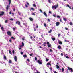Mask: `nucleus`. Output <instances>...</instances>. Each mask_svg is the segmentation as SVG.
<instances>
[{"mask_svg": "<svg viewBox=\"0 0 73 73\" xmlns=\"http://www.w3.org/2000/svg\"><path fill=\"white\" fill-rule=\"evenodd\" d=\"M50 51L51 52H52V49H50Z\"/></svg>", "mask_w": 73, "mask_h": 73, "instance_id": "46", "label": "nucleus"}, {"mask_svg": "<svg viewBox=\"0 0 73 73\" xmlns=\"http://www.w3.org/2000/svg\"><path fill=\"white\" fill-rule=\"evenodd\" d=\"M12 53H13V54H14V53H15V51H14V50H13Z\"/></svg>", "mask_w": 73, "mask_h": 73, "instance_id": "47", "label": "nucleus"}, {"mask_svg": "<svg viewBox=\"0 0 73 73\" xmlns=\"http://www.w3.org/2000/svg\"><path fill=\"white\" fill-rule=\"evenodd\" d=\"M60 36H61V34H59L58 35V37H60Z\"/></svg>", "mask_w": 73, "mask_h": 73, "instance_id": "35", "label": "nucleus"}, {"mask_svg": "<svg viewBox=\"0 0 73 73\" xmlns=\"http://www.w3.org/2000/svg\"><path fill=\"white\" fill-rule=\"evenodd\" d=\"M44 27H47L46 24V23H44Z\"/></svg>", "mask_w": 73, "mask_h": 73, "instance_id": "33", "label": "nucleus"}, {"mask_svg": "<svg viewBox=\"0 0 73 73\" xmlns=\"http://www.w3.org/2000/svg\"><path fill=\"white\" fill-rule=\"evenodd\" d=\"M65 57H66V58L67 59H69V56H65Z\"/></svg>", "mask_w": 73, "mask_h": 73, "instance_id": "24", "label": "nucleus"}, {"mask_svg": "<svg viewBox=\"0 0 73 73\" xmlns=\"http://www.w3.org/2000/svg\"><path fill=\"white\" fill-rule=\"evenodd\" d=\"M65 29L66 30H68V29L66 27H65Z\"/></svg>", "mask_w": 73, "mask_h": 73, "instance_id": "58", "label": "nucleus"}, {"mask_svg": "<svg viewBox=\"0 0 73 73\" xmlns=\"http://www.w3.org/2000/svg\"><path fill=\"white\" fill-rule=\"evenodd\" d=\"M63 20L64 21H65L66 22L67 21V19H66V18L65 17H63Z\"/></svg>", "mask_w": 73, "mask_h": 73, "instance_id": "10", "label": "nucleus"}, {"mask_svg": "<svg viewBox=\"0 0 73 73\" xmlns=\"http://www.w3.org/2000/svg\"><path fill=\"white\" fill-rule=\"evenodd\" d=\"M26 4L28 5H29V3H28L27 2H26Z\"/></svg>", "mask_w": 73, "mask_h": 73, "instance_id": "38", "label": "nucleus"}, {"mask_svg": "<svg viewBox=\"0 0 73 73\" xmlns=\"http://www.w3.org/2000/svg\"><path fill=\"white\" fill-rule=\"evenodd\" d=\"M48 2L49 3H51V2L50 1H51V0H48Z\"/></svg>", "mask_w": 73, "mask_h": 73, "instance_id": "41", "label": "nucleus"}, {"mask_svg": "<svg viewBox=\"0 0 73 73\" xmlns=\"http://www.w3.org/2000/svg\"><path fill=\"white\" fill-rule=\"evenodd\" d=\"M58 48L59 49H62V48H61V46L60 45L58 46Z\"/></svg>", "mask_w": 73, "mask_h": 73, "instance_id": "11", "label": "nucleus"}, {"mask_svg": "<svg viewBox=\"0 0 73 73\" xmlns=\"http://www.w3.org/2000/svg\"><path fill=\"white\" fill-rule=\"evenodd\" d=\"M13 31H15V28H13Z\"/></svg>", "mask_w": 73, "mask_h": 73, "instance_id": "59", "label": "nucleus"}, {"mask_svg": "<svg viewBox=\"0 0 73 73\" xmlns=\"http://www.w3.org/2000/svg\"><path fill=\"white\" fill-rule=\"evenodd\" d=\"M54 73H57V72L56 71H55L54 72Z\"/></svg>", "mask_w": 73, "mask_h": 73, "instance_id": "64", "label": "nucleus"}, {"mask_svg": "<svg viewBox=\"0 0 73 73\" xmlns=\"http://www.w3.org/2000/svg\"><path fill=\"white\" fill-rule=\"evenodd\" d=\"M52 32V29H50V31H49L48 32V33H51Z\"/></svg>", "mask_w": 73, "mask_h": 73, "instance_id": "28", "label": "nucleus"}, {"mask_svg": "<svg viewBox=\"0 0 73 73\" xmlns=\"http://www.w3.org/2000/svg\"><path fill=\"white\" fill-rule=\"evenodd\" d=\"M33 6L34 7H36V4H33Z\"/></svg>", "mask_w": 73, "mask_h": 73, "instance_id": "36", "label": "nucleus"}, {"mask_svg": "<svg viewBox=\"0 0 73 73\" xmlns=\"http://www.w3.org/2000/svg\"><path fill=\"white\" fill-rule=\"evenodd\" d=\"M46 42H44L43 44V45H44V46H46Z\"/></svg>", "mask_w": 73, "mask_h": 73, "instance_id": "13", "label": "nucleus"}, {"mask_svg": "<svg viewBox=\"0 0 73 73\" xmlns=\"http://www.w3.org/2000/svg\"><path fill=\"white\" fill-rule=\"evenodd\" d=\"M29 55L30 56H33V54H29Z\"/></svg>", "mask_w": 73, "mask_h": 73, "instance_id": "44", "label": "nucleus"}, {"mask_svg": "<svg viewBox=\"0 0 73 73\" xmlns=\"http://www.w3.org/2000/svg\"><path fill=\"white\" fill-rule=\"evenodd\" d=\"M46 61H49V59H48L46 58Z\"/></svg>", "mask_w": 73, "mask_h": 73, "instance_id": "34", "label": "nucleus"}, {"mask_svg": "<svg viewBox=\"0 0 73 73\" xmlns=\"http://www.w3.org/2000/svg\"><path fill=\"white\" fill-rule=\"evenodd\" d=\"M47 44L48 45V47L49 48L51 47V44H49V42H47Z\"/></svg>", "mask_w": 73, "mask_h": 73, "instance_id": "3", "label": "nucleus"}, {"mask_svg": "<svg viewBox=\"0 0 73 73\" xmlns=\"http://www.w3.org/2000/svg\"><path fill=\"white\" fill-rule=\"evenodd\" d=\"M20 53H21V54H23V52H21Z\"/></svg>", "mask_w": 73, "mask_h": 73, "instance_id": "48", "label": "nucleus"}, {"mask_svg": "<svg viewBox=\"0 0 73 73\" xmlns=\"http://www.w3.org/2000/svg\"><path fill=\"white\" fill-rule=\"evenodd\" d=\"M23 57H24V58L27 57V56L26 55H23Z\"/></svg>", "mask_w": 73, "mask_h": 73, "instance_id": "27", "label": "nucleus"}, {"mask_svg": "<svg viewBox=\"0 0 73 73\" xmlns=\"http://www.w3.org/2000/svg\"><path fill=\"white\" fill-rule=\"evenodd\" d=\"M35 60L36 61V60H37V58L36 57H35Z\"/></svg>", "mask_w": 73, "mask_h": 73, "instance_id": "29", "label": "nucleus"}, {"mask_svg": "<svg viewBox=\"0 0 73 73\" xmlns=\"http://www.w3.org/2000/svg\"><path fill=\"white\" fill-rule=\"evenodd\" d=\"M37 62L39 64H42V60L40 61V60H38L37 61Z\"/></svg>", "mask_w": 73, "mask_h": 73, "instance_id": "4", "label": "nucleus"}, {"mask_svg": "<svg viewBox=\"0 0 73 73\" xmlns=\"http://www.w3.org/2000/svg\"><path fill=\"white\" fill-rule=\"evenodd\" d=\"M1 29L2 31H5L4 30V27H1Z\"/></svg>", "mask_w": 73, "mask_h": 73, "instance_id": "15", "label": "nucleus"}, {"mask_svg": "<svg viewBox=\"0 0 73 73\" xmlns=\"http://www.w3.org/2000/svg\"><path fill=\"white\" fill-rule=\"evenodd\" d=\"M53 16H54V17H56V15L55 14H53Z\"/></svg>", "mask_w": 73, "mask_h": 73, "instance_id": "42", "label": "nucleus"}, {"mask_svg": "<svg viewBox=\"0 0 73 73\" xmlns=\"http://www.w3.org/2000/svg\"><path fill=\"white\" fill-rule=\"evenodd\" d=\"M51 39L54 41L55 40V38L52 37Z\"/></svg>", "mask_w": 73, "mask_h": 73, "instance_id": "17", "label": "nucleus"}, {"mask_svg": "<svg viewBox=\"0 0 73 73\" xmlns=\"http://www.w3.org/2000/svg\"><path fill=\"white\" fill-rule=\"evenodd\" d=\"M30 10H32V11H35V9L33 8H31Z\"/></svg>", "mask_w": 73, "mask_h": 73, "instance_id": "22", "label": "nucleus"}, {"mask_svg": "<svg viewBox=\"0 0 73 73\" xmlns=\"http://www.w3.org/2000/svg\"><path fill=\"white\" fill-rule=\"evenodd\" d=\"M58 43L59 44H60V45H62V42L60 41H59L58 42Z\"/></svg>", "mask_w": 73, "mask_h": 73, "instance_id": "16", "label": "nucleus"}, {"mask_svg": "<svg viewBox=\"0 0 73 73\" xmlns=\"http://www.w3.org/2000/svg\"><path fill=\"white\" fill-rule=\"evenodd\" d=\"M56 69H59L60 68V67L58 65H56Z\"/></svg>", "mask_w": 73, "mask_h": 73, "instance_id": "19", "label": "nucleus"}, {"mask_svg": "<svg viewBox=\"0 0 73 73\" xmlns=\"http://www.w3.org/2000/svg\"><path fill=\"white\" fill-rule=\"evenodd\" d=\"M9 64H11L12 63V60H9Z\"/></svg>", "mask_w": 73, "mask_h": 73, "instance_id": "18", "label": "nucleus"}, {"mask_svg": "<svg viewBox=\"0 0 73 73\" xmlns=\"http://www.w3.org/2000/svg\"><path fill=\"white\" fill-rule=\"evenodd\" d=\"M8 19H7L5 21V23H8Z\"/></svg>", "mask_w": 73, "mask_h": 73, "instance_id": "23", "label": "nucleus"}, {"mask_svg": "<svg viewBox=\"0 0 73 73\" xmlns=\"http://www.w3.org/2000/svg\"><path fill=\"white\" fill-rule=\"evenodd\" d=\"M7 33L8 36H12V34L10 31H8Z\"/></svg>", "mask_w": 73, "mask_h": 73, "instance_id": "2", "label": "nucleus"}, {"mask_svg": "<svg viewBox=\"0 0 73 73\" xmlns=\"http://www.w3.org/2000/svg\"><path fill=\"white\" fill-rule=\"evenodd\" d=\"M48 21H49V22H50V19H48Z\"/></svg>", "mask_w": 73, "mask_h": 73, "instance_id": "53", "label": "nucleus"}, {"mask_svg": "<svg viewBox=\"0 0 73 73\" xmlns=\"http://www.w3.org/2000/svg\"><path fill=\"white\" fill-rule=\"evenodd\" d=\"M40 12L41 13L42 12V10H41V9H40Z\"/></svg>", "mask_w": 73, "mask_h": 73, "instance_id": "56", "label": "nucleus"}, {"mask_svg": "<svg viewBox=\"0 0 73 73\" xmlns=\"http://www.w3.org/2000/svg\"><path fill=\"white\" fill-rule=\"evenodd\" d=\"M32 15H34V16H35V13H33L32 14Z\"/></svg>", "mask_w": 73, "mask_h": 73, "instance_id": "55", "label": "nucleus"}, {"mask_svg": "<svg viewBox=\"0 0 73 73\" xmlns=\"http://www.w3.org/2000/svg\"><path fill=\"white\" fill-rule=\"evenodd\" d=\"M9 41L10 42H12V40L11 39H10L9 40Z\"/></svg>", "mask_w": 73, "mask_h": 73, "instance_id": "52", "label": "nucleus"}, {"mask_svg": "<svg viewBox=\"0 0 73 73\" xmlns=\"http://www.w3.org/2000/svg\"><path fill=\"white\" fill-rule=\"evenodd\" d=\"M22 45L23 46H24V43L23 42H22Z\"/></svg>", "mask_w": 73, "mask_h": 73, "instance_id": "31", "label": "nucleus"}, {"mask_svg": "<svg viewBox=\"0 0 73 73\" xmlns=\"http://www.w3.org/2000/svg\"><path fill=\"white\" fill-rule=\"evenodd\" d=\"M4 59V60H6V59H7V57H6V56H5V55H4V56L3 57Z\"/></svg>", "mask_w": 73, "mask_h": 73, "instance_id": "20", "label": "nucleus"}, {"mask_svg": "<svg viewBox=\"0 0 73 73\" xmlns=\"http://www.w3.org/2000/svg\"><path fill=\"white\" fill-rule=\"evenodd\" d=\"M69 24L71 25H73V23H72V22H70Z\"/></svg>", "mask_w": 73, "mask_h": 73, "instance_id": "30", "label": "nucleus"}, {"mask_svg": "<svg viewBox=\"0 0 73 73\" xmlns=\"http://www.w3.org/2000/svg\"><path fill=\"white\" fill-rule=\"evenodd\" d=\"M43 14L44 15V16H45L46 17H48V15H47V14H46V13L44 12L43 13Z\"/></svg>", "mask_w": 73, "mask_h": 73, "instance_id": "7", "label": "nucleus"}, {"mask_svg": "<svg viewBox=\"0 0 73 73\" xmlns=\"http://www.w3.org/2000/svg\"><path fill=\"white\" fill-rule=\"evenodd\" d=\"M13 11H15V9H13Z\"/></svg>", "mask_w": 73, "mask_h": 73, "instance_id": "63", "label": "nucleus"}, {"mask_svg": "<svg viewBox=\"0 0 73 73\" xmlns=\"http://www.w3.org/2000/svg\"><path fill=\"white\" fill-rule=\"evenodd\" d=\"M57 18H60V17H61L60 16H57Z\"/></svg>", "mask_w": 73, "mask_h": 73, "instance_id": "39", "label": "nucleus"}, {"mask_svg": "<svg viewBox=\"0 0 73 73\" xmlns=\"http://www.w3.org/2000/svg\"><path fill=\"white\" fill-rule=\"evenodd\" d=\"M11 38H12V39H13L14 40H15V38H14L13 37H11Z\"/></svg>", "mask_w": 73, "mask_h": 73, "instance_id": "50", "label": "nucleus"}, {"mask_svg": "<svg viewBox=\"0 0 73 73\" xmlns=\"http://www.w3.org/2000/svg\"><path fill=\"white\" fill-rule=\"evenodd\" d=\"M10 20H11V21H13V19L12 18L10 19Z\"/></svg>", "mask_w": 73, "mask_h": 73, "instance_id": "45", "label": "nucleus"}, {"mask_svg": "<svg viewBox=\"0 0 73 73\" xmlns=\"http://www.w3.org/2000/svg\"><path fill=\"white\" fill-rule=\"evenodd\" d=\"M23 37V38H22V40L23 41H24V40H25V39H24V38H25V37Z\"/></svg>", "mask_w": 73, "mask_h": 73, "instance_id": "26", "label": "nucleus"}, {"mask_svg": "<svg viewBox=\"0 0 73 73\" xmlns=\"http://www.w3.org/2000/svg\"><path fill=\"white\" fill-rule=\"evenodd\" d=\"M37 26L36 27V28H38V25L37 24H36Z\"/></svg>", "mask_w": 73, "mask_h": 73, "instance_id": "57", "label": "nucleus"}, {"mask_svg": "<svg viewBox=\"0 0 73 73\" xmlns=\"http://www.w3.org/2000/svg\"><path fill=\"white\" fill-rule=\"evenodd\" d=\"M61 55L62 56H63V54L62 53H61Z\"/></svg>", "mask_w": 73, "mask_h": 73, "instance_id": "60", "label": "nucleus"}, {"mask_svg": "<svg viewBox=\"0 0 73 73\" xmlns=\"http://www.w3.org/2000/svg\"><path fill=\"white\" fill-rule=\"evenodd\" d=\"M68 70H71V72H73V70L72 68H70L69 67H68Z\"/></svg>", "mask_w": 73, "mask_h": 73, "instance_id": "6", "label": "nucleus"}, {"mask_svg": "<svg viewBox=\"0 0 73 73\" xmlns=\"http://www.w3.org/2000/svg\"><path fill=\"white\" fill-rule=\"evenodd\" d=\"M7 7H6L7 10H8V8H9V6L7 5Z\"/></svg>", "mask_w": 73, "mask_h": 73, "instance_id": "21", "label": "nucleus"}, {"mask_svg": "<svg viewBox=\"0 0 73 73\" xmlns=\"http://www.w3.org/2000/svg\"><path fill=\"white\" fill-rule=\"evenodd\" d=\"M25 7H26V8H28V6L27 5V4H25Z\"/></svg>", "mask_w": 73, "mask_h": 73, "instance_id": "43", "label": "nucleus"}, {"mask_svg": "<svg viewBox=\"0 0 73 73\" xmlns=\"http://www.w3.org/2000/svg\"><path fill=\"white\" fill-rule=\"evenodd\" d=\"M62 72H64V68H62Z\"/></svg>", "mask_w": 73, "mask_h": 73, "instance_id": "32", "label": "nucleus"}, {"mask_svg": "<svg viewBox=\"0 0 73 73\" xmlns=\"http://www.w3.org/2000/svg\"><path fill=\"white\" fill-rule=\"evenodd\" d=\"M14 59L16 62L17 61V57H16V56H15Z\"/></svg>", "mask_w": 73, "mask_h": 73, "instance_id": "14", "label": "nucleus"}, {"mask_svg": "<svg viewBox=\"0 0 73 73\" xmlns=\"http://www.w3.org/2000/svg\"><path fill=\"white\" fill-rule=\"evenodd\" d=\"M67 7H69L70 6H69V5H67Z\"/></svg>", "mask_w": 73, "mask_h": 73, "instance_id": "61", "label": "nucleus"}, {"mask_svg": "<svg viewBox=\"0 0 73 73\" xmlns=\"http://www.w3.org/2000/svg\"><path fill=\"white\" fill-rule=\"evenodd\" d=\"M26 60H27V61H28V62H29V61H30V60H29V59H27Z\"/></svg>", "mask_w": 73, "mask_h": 73, "instance_id": "37", "label": "nucleus"}, {"mask_svg": "<svg viewBox=\"0 0 73 73\" xmlns=\"http://www.w3.org/2000/svg\"><path fill=\"white\" fill-rule=\"evenodd\" d=\"M58 5H55L54 6H52V9H53V8H54L55 9H56L58 7Z\"/></svg>", "mask_w": 73, "mask_h": 73, "instance_id": "1", "label": "nucleus"}, {"mask_svg": "<svg viewBox=\"0 0 73 73\" xmlns=\"http://www.w3.org/2000/svg\"><path fill=\"white\" fill-rule=\"evenodd\" d=\"M8 1L9 2V5H10L11 4V0H8Z\"/></svg>", "mask_w": 73, "mask_h": 73, "instance_id": "9", "label": "nucleus"}, {"mask_svg": "<svg viewBox=\"0 0 73 73\" xmlns=\"http://www.w3.org/2000/svg\"><path fill=\"white\" fill-rule=\"evenodd\" d=\"M34 31H36V29L35 28H34Z\"/></svg>", "mask_w": 73, "mask_h": 73, "instance_id": "51", "label": "nucleus"}, {"mask_svg": "<svg viewBox=\"0 0 73 73\" xmlns=\"http://www.w3.org/2000/svg\"><path fill=\"white\" fill-rule=\"evenodd\" d=\"M33 38L32 36H30V39H32Z\"/></svg>", "mask_w": 73, "mask_h": 73, "instance_id": "62", "label": "nucleus"}, {"mask_svg": "<svg viewBox=\"0 0 73 73\" xmlns=\"http://www.w3.org/2000/svg\"><path fill=\"white\" fill-rule=\"evenodd\" d=\"M18 13L19 15H20L21 14V13H20V12H18Z\"/></svg>", "mask_w": 73, "mask_h": 73, "instance_id": "54", "label": "nucleus"}, {"mask_svg": "<svg viewBox=\"0 0 73 73\" xmlns=\"http://www.w3.org/2000/svg\"><path fill=\"white\" fill-rule=\"evenodd\" d=\"M47 65H51V64L50 62H49L47 64Z\"/></svg>", "mask_w": 73, "mask_h": 73, "instance_id": "25", "label": "nucleus"}, {"mask_svg": "<svg viewBox=\"0 0 73 73\" xmlns=\"http://www.w3.org/2000/svg\"><path fill=\"white\" fill-rule=\"evenodd\" d=\"M9 52L10 53V54H12V52H11V50H9Z\"/></svg>", "mask_w": 73, "mask_h": 73, "instance_id": "40", "label": "nucleus"}, {"mask_svg": "<svg viewBox=\"0 0 73 73\" xmlns=\"http://www.w3.org/2000/svg\"><path fill=\"white\" fill-rule=\"evenodd\" d=\"M29 19L31 21H33V18H32L31 17H30Z\"/></svg>", "mask_w": 73, "mask_h": 73, "instance_id": "12", "label": "nucleus"}, {"mask_svg": "<svg viewBox=\"0 0 73 73\" xmlns=\"http://www.w3.org/2000/svg\"><path fill=\"white\" fill-rule=\"evenodd\" d=\"M56 25V26H59V25H60V22H57Z\"/></svg>", "mask_w": 73, "mask_h": 73, "instance_id": "8", "label": "nucleus"}, {"mask_svg": "<svg viewBox=\"0 0 73 73\" xmlns=\"http://www.w3.org/2000/svg\"><path fill=\"white\" fill-rule=\"evenodd\" d=\"M49 13H50V14H52V12H51V11H49Z\"/></svg>", "mask_w": 73, "mask_h": 73, "instance_id": "49", "label": "nucleus"}, {"mask_svg": "<svg viewBox=\"0 0 73 73\" xmlns=\"http://www.w3.org/2000/svg\"><path fill=\"white\" fill-rule=\"evenodd\" d=\"M15 23L16 24H17L19 25H20V22L19 21H17Z\"/></svg>", "mask_w": 73, "mask_h": 73, "instance_id": "5", "label": "nucleus"}]
</instances>
